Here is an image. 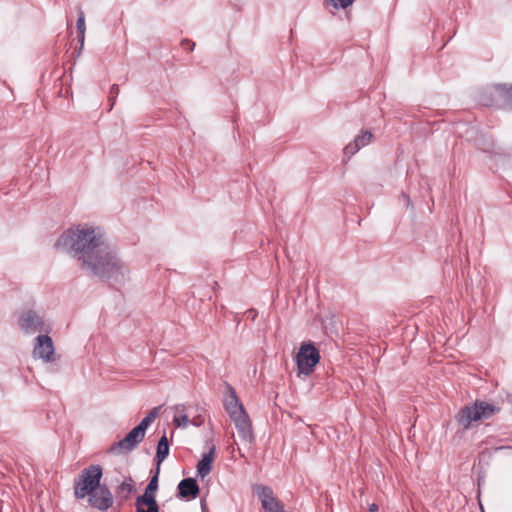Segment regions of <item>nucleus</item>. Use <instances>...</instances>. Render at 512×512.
Masks as SVG:
<instances>
[{"instance_id": "nucleus-1", "label": "nucleus", "mask_w": 512, "mask_h": 512, "mask_svg": "<svg viewBox=\"0 0 512 512\" xmlns=\"http://www.w3.org/2000/svg\"><path fill=\"white\" fill-rule=\"evenodd\" d=\"M55 248L68 252L87 274L111 285L123 284L128 279L130 270L127 264L93 227L79 225L67 229L57 239Z\"/></svg>"}, {"instance_id": "nucleus-2", "label": "nucleus", "mask_w": 512, "mask_h": 512, "mask_svg": "<svg viewBox=\"0 0 512 512\" xmlns=\"http://www.w3.org/2000/svg\"><path fill=\"white\" fill-rule=\"evenodd\" d=\"M103 468L91 464L84 468L73 481L76 499L88 497V504L99 511H106L113 505V495L107 485H101Z\"/></svg>"}, {"instance_id": "nucleus-3", "label": "nucleus", "mask_w": 512, "mask_h": 512, "mask_svg": "<svg viewBox=\"0 0 512 512\" xmlns=\"http://www.w3.org/2000/svg\"><path fill=\"white\" fill-rule=\"evenodd\" d=\"M500 408L485 401L476 400L473 405L464 406L455 416L457 422L465 429L471 427L472 422L489 419L498 413Z\"/></svg>"}, {"instance_id": "nucleus-4", "label": "nucleus", "mask_w": 512, "mask_h": 512, "mask_svg": "<svg viewBox=\"0 0 512 512\" xmlns=\"http://www.w3.org/2000/svg\"><path fill=\"white\" fill-rule=\"evenodd\" d=\"M319 361V350L312 343H303L296 356L299 374L310 375Z\"/></svg>"}, {"instance_id": "nucleus-5", "label": "nucleus", "mask_w": 512, "mask_h": 512, "mask_svg": "<svg viewBox=\"0 0 512 512\" xmlns=\"http://www.w3.org/2000/svg\"><path fill=\"white\" fill-rule=\"evenodd\" d=\"M144 437L145 434L135 426L123 439L114 442L108 449V452L115 455L129 453L138 447Z\"/></svg>"}, {"instance_id": "nucleus-6", "label": "nucleus", "mask_w": 512, "mask_h": 512, "mask_svg": "<svg viewBox=\"0 0 512 512\" xmlns=\"http://www.w3.org/2000/svg\"><path fill=\"white\" fill-rule=\"evenodd\" d=\"M33 355L34 357L51 364L55 363L60 358V356L55 354L52 338L47 334L36 337Z\"/></svg>"}, {"instance_id": "nucleus-7", "label": "nucleus", "mask_w": 512, "mask_h": 512, "mask_svg": "<svg viewBox=\"0 0 512 512\" xmlns=\"http://www.w3.org/2000/svg\"><path fill=\"white\" fill-rule=\"evenodd\" d=\"M21 329L27 334L37 332H48L49 326L45 324L43 318L33 310L24 312L19 318Z\"/></svg>"}, {"instance_id": "nucleus-8", "label": "nucleus", "mask_w": 512, "mask_h": 512, "mask_svg": "<svg viewBox=\"0 0 512 512\" xmlns=\"http://www.w3.org/2000/svg\"><path fill=\"white\" fill-rule=\"evenodd\" d=\"M494 97L502 99L505 103L512 106V85L496 84L490 91L481 95L480 103L484 106H492L494 104Z\"/></svg>"}, {"instance_id": "nucleus-9", "label": "nucleus", "mask_w": 512, "mask_h": 512, "mask_svg": "<svg viewBox=\"0 0 512 512\" xmlns=\"http://www.w3.org/2000/svg\"><path fill=\"white\" fill-rule=\"evenodd\" d=\"M234 422L240 438L244 441L251 442L253 440L252 424L245 409L234 412L230 415Z\"/></svg>"}, {"instance_id": "nucleus-10", "label": "nucleus", "mask_w": 512, "mask_h": 512, "mask_svg": "<svg viewBox=\"0 0 512 512\" xmlns=\"http://www.w3.org/2000/svg\"><path fill=\"white\" fill-rule=\"evenodd\" d=\"M372 138L373 134L370 131H363L361 135H357L352 142L344 147V155L347 157V159H350L362 147L368 145Z\"/></svg>"}, {"instance_id": "nucleus-11", "label": "nucleus", "mask_w": 512, "mask_h": 512, "mask_svg": "<svg viewBox=\"0 0 512 512\" xmlns=\"http://www.w3.org/2000/svg\"><path fill=\"white\" fill-rule=\"evenodd\" d=\"M135 512H159L156 496L141 494L135 500Z\"/></svg>"}, {"instance_id": "nucleus-12", "label": "nucleus", "mask_w": 512, "mask_h": 512, "mask_svg": "<svg viewBox=\"0 0 512 512\" xmlns=\"http://www.w3.org/2000/svg\"><path fill=\"white\" fill-rule=\"evenodd\" d=\"M177 489L180 498L195 499L199 495V486L194 478H184L179 482Z\"/></svg>"}, {"instance_id": "nucleus-13", "label": "nucleus", "mask_w": 512, "mask_h": 512, "mask_svg": "<svg viewBox=\"0 0 512 512\" xmlns=\"http://www.w3.org/2000/svg\"><path fill=\"white\" fill-rule=\"evenodd\" d=\"M215 445H211L209 451L204 453L202 459L197 464V475L203 479L212 470V463L214 461Z\"/></svg>"}, {"instance_id": "nucleus-14", "label": "nucleus", "mask_w": 512, "mask_h": 512, "mask_svg": "<svg viewBox=\"0 0 512 512\" xmlns=\"http://www.w3.org/2000/svg\"><path fill=\"white\" fill-rule=\"evenodd\" d=\"M227 389H228V395L225 398L224 407L230 416L233 413V411L238 412V411L244 409V406L240 402L235 389L230 384H227Z\"/></svg>"}, {"instance_id": "nucleus-15", "label": "nucleus", "mask_w": 512, "mask_h": 512, "mask_svg": "<svg viewBox=\"0 0 512 512\" xmlns=\"http://www.w3.org/2000/svg\"><path fill=\"white\" fill-rule=\"evenodd\" d=\"M135 491V482L131 476L127 477L116 489V496L120 502H124L130 498Z\"/></svg>"}, {"instance_id": "nucleus-16", "label": "nucleus", "mask_w": 512, "mask_h": 512, "mask_svg": "<svg viewBox=\"0 0 512 512\" xmlns=\"http://www.w3.org/2000/svg\"><path fill=\"white\" fill-rule=\"evenodd\" d=\"M168 454H169V442H168L166 433L164 432L163 436L159 439L158 445H157L155 459L158 462V465H160L167 458Z\"/></svg>"}, {"instance_id": "nucleus-17", "label": "nucleus", "mask_w": 512, "mask_h": 512, "mask_svg": "<svg viewBox=\"0 0 512 512\" xmlns=\"http://www.w3.org/2000/svg\"><path fill=\"white\" fill-rule=\"evenodd\" d=\"M158 481H159V479H157V475H152L149 483L147 484V486L144 490V494L156 496V493H157V490L159 487Z\"/></svg>"}, {"instance_id": "nucleus-18", "label": "nucleus", "mask_w": 512, "mask_h": 512, "mask_svg": "<svg viewBox=\"0 0 512 512\" xmlns=\"http://www.w3.org/2000/svg\"><path fill=\"white\" fill-rule=\"evenodd\" d=\"M355 0H325V3L332 5L335 9H346L351 6Z\"/></svg>"}, {"instance_id": "nucleus-19", "label": "nucleus", "mask_w": 512, "mask_h": 512, "mask_svg": "<svg viewBox=\"0 0 512 512\" xmlns=\"http://www.w3.org/2000/svg\"><path fill=\"white\" fill-rule=\"evenodd\" d=\"M173 421L176 424V426L180 428H186L190 422L188 415L186 413L175 415Z\"/></svg>"}, {"instance_id": "nucleus-20", "label": "nucleus", "mask_w": 512, "mask_h": 512, "mask_svg": "<svg viewBox=\"0 0 512 512\" xmlns=\"http://www.w3.org/2000/svg\"><path fill=\"white\" fill-rule=\"evenodd\" d=\"M76 28H77V32H85L86 31L85 14L80 6L78 7V19L76 22Z\"/></svg>"}, {"instance_id": "nucleus-21", "label": "nucleus", "mask_w": 512, "mask_h": 512, "mask_svg": "<svg viewBox=\"0 0 512 512\" xmlns=\"http://www.w3.org/2000/svg\"><path fill=\"white\" fill-rule=\"evenodd\" d=\"M119 86L117 84H113L111 87H110V91H109V102H110V109L113 108L114 104H115V101H116V97L118 96L119 94Z\"/></svg>"}, {"instance_id": "nucleus-22", "label": "nucleus", "mask_w": 512, "mask_h": 512, "mask_svg": "<svg viewBox=\"0 0 512 512\" xmlns=\"http://www.w3.org/2000/svg\"><path fill=\"white\" fill-rule=\"evenodd\" d=\"M153 422V420L150 419L147 415L140 421L136 427L141 430L144 434H146L147 428L150 426V424Z\"/></svg>"}, {"instance_id": "nucleus-23", "label": "nucleus", "mask_w": 512, "mask_h": 512, "mask_svg": "<svg viewBox=\"0 0 512 512\" xmlns=\"http://www.w3.org/2000/svg\"><path fill=\"white\" fill-rule=\"evenodd\" d=\"M181 45H182V47H184L185 49H187L189 51H193L195 48V42H193L192 40L187 39V38H185L181 41Z\"/></svg>"}, {"instance_id": "nucleus-24", "label": "nucleus", "mask_w": 512, "mask_h": 512, "mask_svg": "<svg viewBox=\"0 0 512 512\" xmlns=\"http://www.w3.org/2000/svg\"><path fill=\"white\" fill-rule=\"evenodd\" d=\"M78 33V42L80 44L79 46V49H78V53H77V56L80 55L81 53V50L83 48V45H84V40H85V32H77Z\"/></svg>"}, {"instance_id": "nucleus-25", "label": "nucleus", "mask_w": 512, "mask_h": 512, "mask_svg": "<svg viewBox=\"0 0 512 512\" xmlns=\"http://www.w3.org/2000/svg\"><path fill=\"white\" fill-rule=\"evenodd\" d=\"M161 407H154L148 414L147 416L150 417L151 420H155V418L158 416V413H159V410H160Z\"/></svg>"}, {"instance_id": "nucleus-26", "label": "nucleus", "mask_w": 512, "mask_h": 512, "mask_svg": "<svg viewBox=\"0 0 512 512\" xmlns=\"http://www.w3.org/2000/svg\"><path fill=\"white\" fill-rule=\"evenodd\" d=\"M174 409H175V412H176L175 415H179V414L185 413L186 407L183 404H179V405H176L174 407Z\"/></svg>"}, {"instance_id": "nucleus-27", "label": "nucleus", "mask_w": 512, "mask_h": 512, "mask_svg": "<svg viewBox=\"0 0 512 512\" xmlns=\"http://www.w3.org/2000/svg\"><path fill=\"white\" fill-rule=\"evenodd\" d=\"M246 313L252 320H255L258 315L257 311L254 309H249Z\"/></svg>"}, {"instance_id": "nucleus-28", "label": "nucleus", "mask_w": 512, "mask_h": 512, "mask_svg": "<svg viewBox=\"0 0 512 512\" xmlns=\"http://www.w3.org/2000/svg\"><path fill=\"white\" fill-rule=\"evenodd\" d=\"M378 508H379V507H378V505H377V504H375V503H373V504H371V505L369 506V511H370V512H377V511H378Z\"/></svg>"}, {"instance_id": "nucleus-29", "label": "nucleus", "mask_w": 512, "mask_h": 512, "mask_svg": "<svg viewBox=\"0 0 512 512\" xmlns=\"http://www.w3.org/2000/svg\"><path fill=\"white\" fill-rule=\"evenodd\" d=\"M402 197H403V199L406 201L407 206L412 205V204H411V201H410V198H409V196H408L407 194L402 193Z\"/></svg>"}, {"instance_id": "nucleus-30", "label": "nucleus", "mask_w": 512, "mask_h": 512, "mask_svg": "<svg viewBox=\"0 0 512 512\" xmlns=\"http://www.w3.org/2000/svg\"><path fill=\"white\" fill-rule=\"evenodd\" d=\"M160 465L157 464L156 469L154 470L153 475H157V479H159Z\"/></svg>"}, {"instance_id": "nucleus-31", "label": "nucleus", "mask_w": 512, "mask_h": 512, "mask_svg": "<svg viewBox=\"0 0 512 512\" xmlns=\"http://www.w3.org/2000/svg\"><path fill=\"white\" fill-rule=\"evenodd\" d=\"M189 423L193 424L194 426H199L201 424V422H198L196 419L191 420Z\"/></svg>"}, {"instance_id": "nucleus-32", "label": "nucleus", "mask_w": 512, "mask_h": 512, "mask_svg": "<svg viewBox=\"0 0 512 512\" xmlns=\"http://www.w3.org/2000/svg\"><path fill=\"white\" fill-rule=\"evenodd\" d=\"M201 507H202V509H203V510H204V509H205V507H206V506H205V504H204L203 502L201 503Z\"/></svg>"}]
</instances>
